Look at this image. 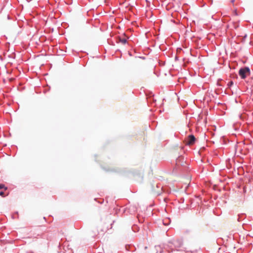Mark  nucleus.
I'll return each instance as SVG.
<instances>
[{
    "mask_svg": "<svg viewBox=\"0 0 253 253\" xmlns=\"http://www.w3.org/2000/svg\"><path fill=\"white\" fill-rule=\"evenodd\" d=\"M250 74V71L248 67L241 68L239 71V74L242 79H245Z\"/></svg>",
    "mask_w": 253,
    "mask_h": 253,
    "instance_id": "nucleus-1",
    "label": "nucleus"
},
{
    "mask_svg": "<svg viewBox=\"0 0 253 253\" xmlns=\"http://www.w3.org/2000/svg\"><path fill=\"white\" fill-rule=\"evenodd\" d=\"M195 137L193 135H189L184 140L186 145H192L195 141Z\"/></svg>",
    "mask_w": 253,
    "mask_h": 253,
    "instance_id": "nucleus-2",
    "label": "nucleus"
},
{
    "mask_svg": "<svg viewBox=\"0 0 253 253\" xmlns=\"http://www.w3.org/2000/svg\"><path fill=\"white\" fill-rule=\"evenodd\" d=\"M0 190H3L5 191L7 190V187H6L4 185L0 184Z\"/></svg>",
    "mask_w": 253,
    "mask_h": 253,
    "instance_id": "nucleus-3",
    "label": "nucleus"
},
{
    "mask_svg": "<svg viewBox=\"0 0 253 253\" xmlns=\"http://www.w3.org/2000/svg\"><path fill=\"white\" fill-rule=\"evenodd\" d=\"M3 191V190H0V195L2 197L5 196V195L4 194Z\"/></svg>",
    "mask_w": 253,
    "mask_h": 253,
    "instance_id": "nucleus-4",
    "label": "nucleus"
},
{
    "mask_svg": "<svg viewBox=\"0 0 253 253\" xmlns=\"http://www.w3.org/2000/svg\"><path fill=\"white\" fill-rule=\"evenodd\" d=\"M120 42L123 44H125L126 42V40L125 39H121Z\"/></svg>",
    "mask_w": 253,
    "mask_h": 253,
    "instance_id": "nucleus-5",
    "label": "nucleus"
},
{
    "mask_svg": "<svg viewBox=\"0 0 253 253\" xmlns=\"http://www.w3.org/2000/svg\"><path fill=\"white\" fill-rule=\"evenodd\" d=\"M233 84V82L231 81L228 83L229 85H232Z\"/></svg>",
    "mask_w": 253,
    "mask_h": 253,
    "instance_id": "nucleus-6",
    "label": "nucleus"
}]
</instances>
